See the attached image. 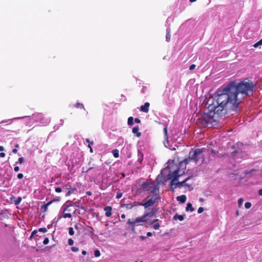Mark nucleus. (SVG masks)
Returning <instances> with one entry per match:
<instances>
[{"instance_id":"f257e3e1","label":"nucleus","mask_w":262,"mask_h":262,"mask_svg":"<svg viewBox=\"0 0 262 262\" xmlns=\"http://www.w3.org/2000/svg\"><path fill=\"white\" fill-rule=\"evenodd\" d=\"M255 84L251 81L239 83L230 81L226 86L219 88L214 94L213 103L208 106V113H204L197 120L201 127H206L213 122H219L228 111L237 112L241 101L253 92Z\"/></svg>"},{"instance_id":"f03ea898","label":"nucleus","mask_w":262,"mask_h":262,"mask_svg":"<svg viewBox=\"0 0 262 262\" xmlns=\"http://www.w3.org/2000/svg\"><path fill=\"white\" fill-rule=\"evenodd\" d=\"M205 149V148H198L191 150L189 153L188 157L180 162L179 166H181L184 163L186 165L191 161H193L195 164L203 163L205 160L203 155Z\"/></svg>"},{"instance_id":"7ed1b4c3","label":"nucleus","mask_w":262,"mask_h":262,"mask_svg":"<svg viewBox=\"0 0 262 262\" xmlns=\"http://www.w3.org/2000/svg\"><path fill=\"white\" fill-rule=\"evenodd\" d=\"M180 170L179 168H178L176 170H174L173 172H170L168 175V179L171 180V186L174 185V188H180L182 186H189L188 185H187L186 183L187 181H188L189 180L191 179V177H189L187 178L186 179H185L184 181L181 182H177L174 183V182L178 181L179 178L183 175L184 173V171L182 173H179ZM171 188H172V186H171Z\"/></svg>"},{"instance_id":"20e7f679","label":"nucleus","mask_w":262,"mask_h":262,"mask_svg":"<svg viewBox=\"0 0 262 262\" xmlns=\"http://www.w3.org/2000/svg\"><path fill=\"white\" fill-rule=\"evenodd\" d=\"M141 188L143 191H147L149 194H155L159 188L154 185V183L144 182Z\"/></svg>"},{"instance_id":"39448f33","label":"nucleus","mask_w":262,"mask_h":262,"mask_svg":"<svg viewBox=\"0 0 262 262\" xmlns=\"http://www.w3.org/2000/svg\"><path fill=\"white\" fill-rule=\"evenodd\" d=\"M147 222V219H144L143 216L137 217L135 219H128L127 221V224L129 225L132 227V230L134 231L135 230V227L138 226L141 223H146Z\"/></svg>"},{"instance_id":"423d86ee","label":"nucleus","mask_w":262,"mask_h":262,"mask_svg":"<svg viewBox=\"0 0 262 262\" xmlns=\"http://www.w3.org/2000/svg\"><path fill=\"white\" fill-rule=\"evenodd\" d=\"M159 198V196L158 194H155L151 196V198L147 201L145 203H143V204H141L142 206H144V208H147L149 207L152 206L156 203L157 199Z\"/></svg>"},{"instance_id":"0eeeda50","label":"nucleus","mask_w":262,"mask_h":262,"mask_svg":"<svg viewBox=\"0 0 262 262\" xmlns=\"http://www.w3.org/2000/svg\"><path fill=\"white\" fill-rule=\"evenodd\" d=\"M73 206L72 205H67L63 210V215L62 216L63 218H71L72 216V215L70 213H68L66 212H71L72 210L71 209V207Z\"/></svg>"},{"instance_id":"6e6552de","label":"nucleus","mask_w":262,"mask_h":262,"mask_svg":"<svg viewBox=\"0 0 262 262\" xmlns=\"http://www.w3.org/2000/svg\"><path fill=\"white\" fill-rule=\"evenodd\" d=\"M34 118L35 119L36 121L40 122L42 123H47V120L45 121V117L41 113H37L33 115Z\"/></svg>"},{"instance_id":"1a4fd4ad","label":"nucleus","mask_w":262,"mask_h":262,"mask_svg":"<svg viewBox=\"0 0 262 262\" xmlns=\"http://www.w3.org/2000/svg\"><path fill=\"white\" fill-rule=\"evenodd\" d=\"M150 104L149 102H146L144 105L140 106V111L142 112L147 113L149 111Z\"/></svg>"},{"instance_id":"9d476101","label":"nucleus","mask_w":262,"mask_h":262,"mask_svg":"<svg viewBox=\"0 0 262 262\" xmlns=\"http://www.w3.org/2000/svg\"><path fill=\"white\" fill-rule=\"evenodd\" d=\"M104 210L105 211V216L110 217L112 215V207L111 206H106L104 208Z\"/></svg>"},{"instance_id":"9b49d317","label":"nucleus","mask_w":262,"mask_h":262,"mask_svg":"<svg viewBox=\"0 0 262 262\" xmlns=\"http://www.w3.org/2000/svg\"><path fill=\"white\" fill-rule=\"evenodd\" d=\"M156 213V211H154L153 209L150 211L149 212H146L142 216L144 217V219H147L146 217L147 216L149 217H152L154 216V215Z\"/></svg>"},{"instance_id":"f8f14e48","label":"nucleus","mask_w":262,"mask_h":262,"mask_svg":"<svg viewBox=\"0 0 262 262\" xmlns=\"http://www.w3.org/2000/svg\"><path fill=\"white\" fill-rule=\"evenodd\" d=\"M177 200L180 203H184L186 201V196L185 195L178 196Z\"/></svg>"},{"instance_id":"ddd939ff","label":"nucleus","mask_w":262,"mask_h":262,"mask_svg":"<svg viewBox=\"0 0 262 262\" xmlns=\"http://www.w3.org/2000/svg\"><path fill=\"white\" fill-rule=\"evenodd\" d=\"M139 128L138 126H135L132 129L133 133L136 134L138 137H140L141 136V133L139 132Z\"/></svg>"},{"instance_id":"4468645a","label":"nucleus","mask_w":262,"mask_h":262,"mask_svg":"<svg viewBox=\"0 0 262 262\" xmlns=\"http://www.w3.org/2000/svg\"><path fill=\"white\" fill-rule=\"evenodd\" d=\"M52 204V202H49L46 204H44L43 205L41 206V209L42 210L43 212L47 211L48 209V206Z\"/></svg>"},{"instance_id":"2eb2a0df","label":"nucleus","mask_w":262,"mask_h":262,"mask_svg":"<svg viewBox=\"0 0 262 262\" xmlns=\"http://www.w3.org/2000/svg\"><path fill=\"white\" fill-rule=\"evenodd\" d=\"M141 204H143V202H134L132 204H127V206H130L129 209H132V208L136 207L137 206H142Z\"/></svg>"},{"instance_id":"dca6fc26","label":"nucleus","mask_w":262,"mask_h":262,"mask_svg":"<svg viewBox=\"0 0 262 262\" xmlns=\"http://www.w3.org/2000/svg\"><path fill=\"white\" fill-rule=\"evenodd\" d=\"M173 220H179V221H182L184 219V215H183L176 214L173 216Z\"/></svg>"},{"instance_id":"f3484780","label":"nucleus","mask_w":262,"mask_h":262,"mask_svg":"<svg viewBox=\"0 0 262 262\" xmlns=\"http://www.w3.org/2000/svg\"><path fill=\"white\" fill-rule=\"evenodd\" d=\"M170 37H171L170 29H167L166 30V40L167 42L169 41V40L170 39Z\"/></svg>"},{"instance_id":"a211bd4d","label":"nucleus","mask_w":262,"mask_h":262,"mask_svg":"<svg viewBox=\"0 0 262 262\" xmlns=\"http://www.w3.org/2000/svg\"><path fill=\"white\" fill-rule=\"evenodd\" d=\"M194 210V208L192 207V204L190 203H188L186 208V210L187 211L190 210L191 212H192Z\"/></svg>"},{"instance_id":"6ab92c4d","label":"nucleus","mask_w":262,"mask_h":262,"mask_svg":"<svg viewBox=\"0 0 262 262\" xmlns=\"http://www.w3.org/2000/svg\"><path fill=\"white\" fill-rule=\"evenodd\" d=\"M113 155L115 158H118L119 156V151L117 149H115L113 150L112 151Z\"/></svg>"},{"instance_id":"aec40b11","label":"nucleus","mask_w":262,"mask_h":262,"mask_svg":"<svg viewBox=\"0 0 262 262\" xmlns=\"http://www.w3.org/2000/svg\"><path fill=\"white\" fill-rule=\"evenodd\" d=\"M74 106L78 108H83L85 110V108L83 106V104L82 103H81L80 102H77L75 105Z\"/></svg>"},{"instance_id":"412c9836","label":"nucleus","mask_w":262,"mask_h":262,"mask_svg":"<svg viewBox=\"0 0 262 262\" xmlns=\"http://www.w3.org/2000/svg\"><path fill=\"white\" fill-rule=\"evenodd\" d=\"M68 189L69 190L67 192V193H66V196L70 195L72 193H73L76 190V188H72V189H69V188H68Z\"/></svg>"},{"instance_id":"4be33fe9","label":"nucleus","mask_w":262,"mask_h":262,"mask_svg":"<svg viewBox=\"0 0 262 262\" xmlns=\"http://www.w3.org/2000/svg\"><path fill=\"white\" fill-rule=\"evenodd\" d=\"M127 123L128 125H133L134 124V118L133 117H129L128 118Z\"/></svg>"},{"instance_id":"5701e85b","label":"nucleus","mask_w":262,"mask_h":262,"mask_svg":"<svg viewBox=\"0 0 262 262\" xmlns=\"http://www.w3.org/2000/svg\"><path fill=\"white\" fill-rule=\"evenodd\" d=\"M82 227V225L80 223H77L75 225L74 228L76 230L80 231V230L81 229V227Z\"/></svg>"},{"instance_id":"b1692460","label":"nucleus","mask_w":262,"mask_h":262,"mask_svg":"<svg viewBox=\"0 0 262 262\" xmlns=\"http://www.w3.org/2000/svg\"><path fill=\"white\" fill-rule=\"evenodd\" d=\"M85 141L88 143L89 147H91L94 144V142L90 141L89 138L86 139Z\"/></svg>"},{"instance_id":"393cba45","label":"nucleus","mask_w":262,"mask_h":262,"mask_svg":"<svg viewBox=\"0 0 262 262\" xmlns=\"http://www.w3.org/2000/svg\"><path fill=\"white\" fill-rule=\"evenodd\" d=\"M262 45V38L259 40L258 42H257L256 43H255L254 45V48H257L259 46H261Z\"/></svg>"},{"instance_id":"a878e982","label":"nucleus","mask_w":262,"mask_h":262,"mask_svg":"<svg viewBox=\"0 0 262 262\" xmlns=\"http://www.w3.org/2000/svg\"><path fill=\"white\" fill-rule=\"evenodd\" d=\"M22 199L21 197H18L17 199L15 201L14 204L15 205H18L21 201Z\"/></svg>"},{"instance_id":"bb28decb","label":"nucleus","mask_w":262,"mask_h":262,"mask_svg":"<svg viewBox=\"0 0 262 262\" xmlns=\"http://www.w3.org/2000/svg\"><path fill=\"white\" fill-rule=\"evenodd\" d=\"M94 255L95 257H99L100 256V252L99 250H95L94 251Z\"/></svg>"},{"instance_id":"cd10ccee","label":"nucleus","mask_w":262,"mask_h":262,"mask_svg":"<svg viewBox=\"0 0 262 262\" xmlns=\"http://www.w3.org/2000/svg\"><path fill=\"white\" fill-rule=\"evenodd\" d=\"M38 231L46 233L47 232V229L45 227L40 228L38 229Z\"/></svg>"},{"instance_id":"c85d7f7f","label":"nucleus","mask_w":262,"mask_h":262,"mask_svg":"<svg viewBox=\"0 0 262 262\" xmlns=\"http://www.w3.org/2000/svg\"><path fill=\"white\" fill-rule=\"evenodd\" d=\"M87 230H88V231L90 233H91V234H93L94 233V229H93L92 227H88Z\"/></svg>"},{"instance_id":"c756f323","label":"nucleus","mask_w":262,"mask_h":262,"mask_svg":"<svg viewBox=\"0 0 262 262\" xmlns=\"http://www.w3.org/2000/svg\"><path fill=\"white\" fill-rule=\"evenodd\" d=\"M69 233L70 235H73L74 234V231L73 227L69 228Z\"/></svg>"},{"instance_id":"7c9ffc66","label":"nucleus","mask_w":262,"mask_h":262,"mask_svg":"<svg viewBox=\"0 0 262 262\" xmlns=\"http://www.w3.org/2000/svg\"><path fill=\"white\" fill-rule=\"evenodd\" d=\"M251 203L250 202H246L245 204V207L246 209H249L251 207Z\"/></svg>"},{"instance_id":"2f4dec72","label":"nucleus","mask_w":262,"mask_h":262,"mask_svg":"<svg viewBox=\"0 0 262 262\" xmlns=\"http://www.w3.org/2000/svg\"><path fill=\"white\" fill-rule=\"evenodd\" d=\"M253 171H256V170L253 169H252V170H250L249 171L246 170L245 172V175L249 174L251 173L252 172H253Z\"/></svg>"},{"instance_id":"473e14b6","label":"nucleus","mask_w":262,"mask_h":262,"mask_svg":"<svg viewBox=\"0 0 262 262\" xmlns=\"http://www.w3.org/2000/svg\"><path fill=\"white\" fill-rule=\"evenodd\" d=\"M164 134H165V138L166 139H168V136H167V127H165L164 128Z\"/></svg>"},{"instance_id":"72a5a7b5","label":"nucleus","mask_w":262,"mask_h":262,"mask_svg":"<svg viewBox=\"0 0 262 262\" xmlns=\"http://www.w3.org/2000/svg\"><path fill=\"white\" fill-rule=\"evenodd\" d=\"M160 228V225L159 223L155 224L153 226V228L155 230H158Z\"/></svg>"},{"instance_id":"f704fd0d","label":"nucleus","mask_w":262,"mask_h":262,"mask_svg":"<svg viewBox=\"0 0 262 262\" xmlns=\"http://www.w3.org/2000/svg\"><path fill=\"white\" fill-rule=\"evenodd\" d=\"M60 198L59 196H56L55 198L50 201V202H52V203L54 202H58L60 200Z\"/></svg>"},{"instance_id":"c9c22d12","label":"nucleus","mask_w":262,"mask_h":262,"mask_svg":"<svg viewBox=\"0 0 262 262\" xmlns=\"http://www.w3.org/2000/svg\"><path fill=\"white\" fill-rule=\"evenodd\" d=\"M24 162V158L23 157H20L18 158L17 163L22 164Z\"/></svg>"},{"instance_id":"e433bc0d","label":"nucleus","mask_w":262,"mask_h":262,"mask_svg":"<svg viewBox=\"0 0 262 262\" xmlns=\"http://www.w3.org/2000/svg\"><path fill=\"white\" fill-rule=\"evenodd\" d=\"M71 250L73 251V252H78L79 251V249L77 247H72L71 248Z\"/></svg>"},{"instance_id":"4c0bfd02","label":"nucleus","mask_w":262,"mask_h":262,"mask_svg":"<svg viewBox=\"0 0 262 262\" xmlns=\"http://www.w3.org/2000/svg\"><path fill=\"white\" fill-rule=\"evenodd\" d=\"M49 238H48V237H46V238L44 239L43 241V244L44 245H47V244L49 243Z\"/></svg>"},{"instance_id":"58836bf2","label":"nucleus","mask_w":262,"mask_h":262,"mask_svg":"<svg viewBox=\"0 0 262 262\" xmlns=\"http://www.w3.org/2000/svg\"><path fill=\"white\" fill-rule=\"evenodd\" d=\"M68 244L70 246H72L74 244V241L72 238H69L68 239Z\"/></svg>"},{"instance_id":"ea45409f","label":"nucleus","mask_w":262,"mask_h":262,"mask_svg":"<svg viewBox=\"0 0 262 262\" xmlns=\"http://www.w3.org/2000/svg\"><path fill=\"white\" fill-rule=\"evenodd\" d=\"M204 211V208L202 207L199 208L198 210V213H202Z\"/></svg>"},{"instance_id":"a19ab883","label":"nucleus","mask_w":262,"mask_h":262,"mask_svg":"<svg viewBox=\"0 0 262 262\" xmlns=\"http://www.w3.org/2000/svg\"><path fill=\"white\" fill-rule=\"evenodd\" d=\"M17 177L18 179H21L24 177V174L21 173H19L17 174Z\"/></svg>"},{"instance_id":"79ce46f5","label":"nucleus","mask_w":262,"mask_h":262,"mask_svg":"<svg viewBox=\"0 0 262 262\" xmlns=\"http://www.w3.org/2000/svg\"><path fill=\"white\" fill-rule=\"evenodd\" d=\"M62 191L61 188L60 187H56L55 188V191L57 193L61 192Z\"/></svg>"},{"instance_id":"37998d69","label":"nucleus","mask_w":262,"mask_h":262,"mask_svg":"<svg viewBox=\"0 0 262 262\" xmlns=\"http://www.w3.org/2000/svg\"><path fill=\"white\" fill-rule=\"evenodd\" d=\"M195 65L194 64H191L190 67H189V70L192 71L193 70H194L195 68Z\"/></svg>"},{"instance_id":"c03bdc74","label":"nucleus","mask_w":262,"mask_h":262,"mask_svg":"<svg viewBox=\"0 0 262 262\" xmlns=\"http://www.w3.org/2000/svg\"><path fill=\"white\" fill-rule=\"evenodd\" d=\"M243 200L242 198H240L238 199V204H239V206H241L243 204Z\"/></svg>"},{"instance_id":"a18cd8bd","label":"nucleus","mask_w":262,"mask_h":262,"mask_svg":"<svg viewBox=\"0 0 262 262\" xmlns=\"http://www.w3.org/2000/svg\"><path fill=\"white\" fill-rule=\"evenodd\" d=\"M122 193L120 192V193H117V195H116V198L117 199H120L122 197Z\"/></svg>"},{"instance_id":"49530a36","label":"nucleus","mask_w":262,"mask_h":262,"mask_svg":"<svg viewBox=\"0 0 262 262\" xmlns=\"http://www.w3.org/2000/svg\"><path fill=\"white\" fill-rule=\"evenodd\" d=\"M134 120H135V122L137 123H139L141 122L140 119L138 118H135Z\"/></svg>"},{"instance_id":"de8ad7c7","label":"nucleus","mask_w":262,"mask_h":262,"mask_svg":"<svg viewBox=\"0 0 262 262\" xmlns=\"http://www.w3.org/2000/svg\"><path fill=\"white\" fill-rule=\"evenodd\" d=\"M19 168L18 166H17L14 167V171L17 172L19 171Z\"/></svg>"},{"instance_id":"09e8293b","label":"nucleus","mask_w":262,"mask_h":262,"mask_svg":"<svg viewBox=\"0 0 262 262\" xmlns=\"http://www.w3.org/2000/svg\"><path fill=\"white\" fill-rule=\"evenodd\" d=\"M139 237L141 240L143 241V240H145L147 237L145 236H144V235H141V236H140Z\"/></svg>"},{"instance_id":"8fccbe9b","label":"nucleus","mask_w":262,"mask_h":262,"mask_svg":"<svg viewBox=\"0 0 262 262\" xmlns=\"http://www.w3.org/2000/svg\"><path fill=\"white\" fill-rule=\"evenodd\" d=\"M37 232H38V230H34V231H33L32 232L31 234H32L33 235H34L36 234Z\"/></svg>"},{"instance_id":"3c124183","label":"nucleus","mask_w":262,"mask_h":262,"mask_svg":"<svg viewBox=\"0 0 262 262\" xmlns=\"http://www.w3.org/2000/svg\"><path fill=\"white\" fill-rule=\"evenodd\" d=\"M80 213V210H78V209H75L73 211V213L74 214H76V213Z\"/></svg>"},{"instance_id":"603ef678","label":"nucleus","mask_w":262,"mask_h":262,"mask_svg":"<svg viewBox=\"0 0 262 262\" xmlns=\"http://www.w3.org/2000/svg\"><path fill=\"white\" fill-rule=\"evenodd\" d=\"M5 156H6V154L5 152H1L0 153V157L4 158L5 157Z\"/></svg>"},{"instance_id":"864d4df0","label":"nucleus","mask_w":262,"mask_h":262,"mask_svg":"<svg viewBox=\"0 0 262 262\" xmlns=\"http://www.w3.org/2000/svg\"><path fill=\"white\" fill-rule=\"evenodd\" d=\"M146 235H147V237H150V236H152V233H151V232H148L147 233Z\"/></svg>"},{"instance_id":"5fc2aeb1","label":"nucleus","mask_w":262,"mask_h":262,"mask_svg":"<svg viewBox=\"0 0 262 262\" xmlns=\"http://www.w3.org/2000/svg\"><path fill=\"white\" fill-rule=\"evenodd\" d=\"M258 193L259 195L262 196V188L258 190Z\"/></svg>"},{"instance_id":"6e6d98bb","label":"nucleus","mask_w":262,"mask_h":262,"mask_svg":"<svg viewBox=\"0 0 262 262\" xmlns=\"http://www.w3.org/2000/svg\"><path fill=\"white\" fill-rule=\"evenodd\" d=\"M12 152L14 154H16L17 152V149L16 148H14L12 149Z\"/></svg>"},{"instance_id":"4d7b16f0","label":"nucleus","mask_w":262,"mask_h":262,"mask_svg":"<svg viewBox=\"0 0 262 262\" xmlns=\"http://www.w3.org/2000/svg\"><path fill=\"white\" fill-rule=\"evenodd\" d=\"M158 221H159V220H158V219H155V220H153V221H152V222H151V224L155 223H156V222H158Z\"/></svg>"},{"instance_id":"13d9d810","label":"nucleus","mask_w":262,"mask_h":262,"mask_svg":"<svg viewBox=\"0 0 262 262\" xmlns=\"http://www.w3.org/2000/svg\"><path fill=\"white\" fill-rule=\"evenodd\" d=\"M5 148L3 146H0V151L4 150Z\"/></svg>"},{"instance_id":"bf43d9fd","label":"nucleus","mask_w":262,"mask_h":262,"mask_svg":"<svg viewBox=\"0 0 262 262\" xmlns=\"http://www.w3.org/2000/svg\"><path fill=\"white\" fill-rule=\"evenodd\" d=\"M86 253H86V251H85V250H83V251H82V254L83 255H86Z\"/></svg>"},{"instance_id":"052dcab7","label":"nucleus","mask_w":262,"mask_h":262,"mask_svg":"<svg viewBox=\"0 0 262 262\" xmlns=\"http://www.w3.org/2000/svg\"><path fill=\"white\" fill-rule=\"evenodd\" d=\"M121 217L122 219H125V217H126V215H125V214H121Z\"/></svg>"},{"instance_id":"680f3d73","label":"nucleus","mask_w":262,"mask_h":262,"mask_svg":"<svg viewBox=\"0 0 262 262\" xmlns=\"http://www.w3.org/2000/svg\"><path fill=\"white\" fill-rule=\"evenodd\" d=\"M90 148V151L91 152V153H93V149L92 147V146L91 147H89Z\"/></svg>"},{"instance_id":"e2e57ef3","label":"nucleus","mask_w":262,"mask_h":262,"mask_svg":"<svg viewBox=\"0 0 262 262\" xmlns=\"http://www.w3.org/2000/svg\"><path fill=\"white\" fill-rule=\"evenodd\" d=\"M33 236H34V235H33L31 234V235H30V237H29V239H30V240L32 239H33Z\"/></svg>"},{"instance_id":"0e129e2a","label":"nucleus","mask_w":262,"mask_h":262,"mask_svg":"<svg viewBox=\"0 0 262 262\" xmlns=\"http://www.w3.org/2000/svg\"><path fill=\"white\" fill-rule=\"evenodd\" d=\"M86 194H87L88 195H91V194H92V192H90V191H87V192H86Z\"/></svg>"},{"instance_id":"69168bd1","label":"nucleus","mask_w":262,"mask_h":262,"mask_svg":"<svg viewBox=\"0 0 262 262\" xmlns=\"http://www.w3.org/2000/svg\"><path fill=\"white\" fill-rule=\"evenodd\" d=\"M19 146L18 144H16L15 145V148L17 149V148H19Z\"/></svg>"},{"instance_id":"338daca9","label":"nucleus","mask_w":262,"mask_h":262,"mask_svg":"<svg viewBox=\"0 0 262 262\" xmlns=\"http://www.w3.org/2000/svg\"><path fill=\"white\" fill-rule=\"evenodd\" d=\"M197 0H189V1L191 2V3H193V2H194L195 1H196Z\"/></svg>"},{"instance_id":"774afa93","label":"nucleus","mask_w":262,"mask_h":262,"mask_svg":"<svg viewBox=\"0 0 262 262\" xmlns=\"http://www.w3.org/2000/svg\"><path fill=\"white\" fill-rule=\"evenodd\" d=\"M235 152H233L232 153V156H233V157H234V156H235Z\"/></svg>"}]
</instances>
